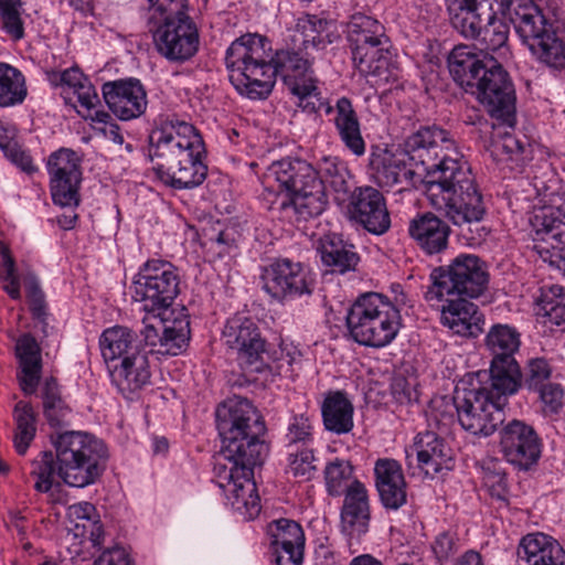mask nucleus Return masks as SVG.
<instances>
[{"label": "nucleus", "instance_id": "28", "mask_svg": "<svg viewBox=\"0 0 565 565\" xmlns=\"http://www.w3.org/2000/svg\"><path fill=\"white\" fill-rule=\"evenodd\" d=\"M440 322L455 334L466 338H477L483 331L484 317L473 302L458 298L445 300Z\"/></svg>", "mask_w": 565, "mask_h": 565}, {"label": "nucleus", "instance_id": "2", "mask_svg": "<svg viewBox=\"0 0 565 565\" xmlns=\"http://www.w3.org/2000/svg\"><path fill=\"white\" fill-rule=\"evenodd\" d=\"M222 449L214 465V479L227 504L243 520L260 513V498L253 469L262 465L267 446L260 440L266 427L258 411L243 397H234L217 411Z\"/></svg>", "mask_w": 565, "mask_h": 565}, {"label": "nucleus", "instance_id": "58", "mask_svg": "<svg viewBox=\"0 0 565 565\" xmlns=\"http://www.w3.org/2000/svg\"><path fill=\"white\" fill-rule=\"evenodd\" d=\"M458 548V537L450 531L439 533L431 544L433 553L439 564L447 562Z\"/></svg>", "mask_w": 565, "mask_h": 565}, {"label": "nucleus", "instance_id": "47", "mask_svg": "<svg viewBox=\"0 0 565 565\" xmlns=\"http://www.w3.org/2000/svg\"><path fill=\"white\" fill-rule=\"evenodd\" d=\"M56 456L50 451H41L31 461L30 476L35 479L34 489L40 493L49 492L57 475Z\"/></svg>", "mask_w": 565, "mask_h": 565}, {"label": "nucleus", "instance_id": "62", "mask_svg": "<svg viewBox=\"0 0 565 565\" xmlns=\"http://www.w3.org/2000/svg\"><path fill=\"white\" fill-rule=\"evenodd\" d=\"M88 541L92 546L96 550L97 557L94 561L93 565H106L104 556L106 555V550L104 548V544L106 541V532L104 529V524L100 520H96L93 522L92 529L89 531Z\"/></svg>", "mask_w": 565, "mask_h": 565}, {"label": "nucleus", "instance_id": "56", "mask_svg": "<svg viewBox=\"0 0 565 565\" xmlns=\"http://www.w3.org/2000/svg\"><path fill=\"white\" fill-rule=\"evenodd\" d=\"M375 486L380 488L392 482L405 480L402 466L398 461L391 458L377 459L374 466Z\"/></svg>", "mask_w": 565, "mask_h": 565}, {"label": "nucleus", "instance_id": "24", "mask_svg": "<svg viewBox=\"0 0 565 565\" xmlns=\"http://www.w3.org/2000/svg\"><path fill=\"white\" fill-rule=\"evenodd\" d=\"M41 353V347L32 334L24 333L18 338L14 347L17 380L24 395H33L38 391L43 370Z\"/></svg>", "mask_w": 565, "mask_h": 565}, {"label": "nucleus", "instance_id": "15", "mask_svg": "<svg viewBox=\"0 0 565 565\" xmlns=\"http://www.w3.org/2000/svg\"><path fill=\"white\" fill-rule=\"evenodd\" d=\"M469 92L491 117L511 125L515 113V92L509 74L498 60H490L488 70Z\"/></svg>", "mask_w": 565, "mask_h": 565}, {"label": "nucleus", "instance_id": "22", "mask_svg": "<svg viewBox=\"0 0 565 565\" xmlns=\"http://www.w3.org/2000/svg\"><path fill=\"white\" fill-rule=\"evenodd\" d=\"M412 450L416 454L418 468L429 477L454 468V452L446 440L433 430L418 433Z\"/></svg>", "mask_w": 565, "mask_h": 565}, {"label": "nucleus", "instance_id": "32", "mask_svg": "<svg viewBox=\"0 0 565 565\" xmlns=\"http://www.w3.org/2000/svg\"><path fill=\"white\" fill-rule=\"evenodd\" d=\"M371 167L380 186L392 188L402 183L415 185L424 180L419 178V171L412 167L403 151L396 154L385 152L375 156L371 160Z\"/></svg>", "mask_w": 565, "mask_h": 565}, {"label": "nucleus", "instance_id": "26", "mask_svg": "<svg viewBox=\"0 0 565 565\" xmlns=\"http://www.w3.org/2000/svg\"><path fill=\"white\" fill-rule=\"evenodd\" d=\"M340 516L341 530L351 539H359L369 531L371 519L369 494L362 482L353 480L344 495Z\"/></svg>", "mask_w": 565, "mask_h": 565}, {"label": "nucleus", "instance_id": "18", "mask_svg": "<svg viewBox=\"0 0 565 565\" xmlns=\"http://www.w3.org/2000/svg\"><path fill=\"white\" fill-rule=\"evenodd\" d=\"M500 451L508 462L529 469L541 456V441L532 426L514 419L500 431Z\"/></svg>", "mask_w": 565, "mask_h": 565}, {"label": "nucleus", "instance_id": "54", "mask_svg": "<svg viewBox=\"0 0 565 565\" xmlns=\"http://www.w3.org/2000/svg\"><path fill=\"white\" fill-rule=\"evenodd\" d=\"M22 4L0 7L1 29L14 42L24 36V24L21 18Z\"/></svg>", "mask_w": 565, "mask_h": 565}, {"label": "nucleus", "instance_id": "50", "mask_svg": "<svg viewBox=\"0 0 565 565\" xmlns=\"http://www.w3.org/2000/svg\"><path fill=\"white\" fill-rule=\"evenodd\" d=\"M540 308L551 323H565V288L553 285L542 290Z\"/></svg>", "mask_w": 565, "mask_h": 565}, {"label": "nucleus", "instance_id": "46", "mask_svg": "<svg viewBox=\"0 0 565 565\" xmlns=\"http://www.w3.org/2000/svg\"><path fill=\"white\" fill-rule=\"evenodd\" d=\"M138 352L141 350L132 330L124 326L108 328V360L120 361Z\"/></svg>", "mask_w": 565, "mask_h": 565}, {"label": "nucleus", "instance_id": "16", "mask_svg": "<svg viewBox=\"0 0 565 565\" xmlns=\"http://www.w3.org/2000/svg\"><path fill=\"white\" fill-rule=\"evenodd\" d=\"M82 160L72 149L60 148L46 160L52 200L61 206H76L79 202Z\"/></svg>", "mask_w": 565, "mask_h": 565}, {"label": "nucleus", "instance_id": "31", "mask_svg": "<svg viewBox=\"0 0 565 565\" xmlns=\"http://www.w3.org/2000/svg\"><path fill=\"white\" fill-rule=\"evenodd\" d=\"M498 0H445L450 24L465 38L479 34L484 15Z\"/></svg>", "mask_w": 565, "mask_h": 565}, {"label": "nucleus", "instance_id": "23", "mask_svg": "<svg viewBox=\"0 0 565 565\" xmlns=\"http://www.w3.org/2000/svg\"><path fill=\"white\" fill-rule=\"evenodd\" d=\"M147 93L137 78L108 82V109L121 120L140 117L147 109Z\"/></svg>", "mask_w": 565, "mask_h": 565}, {"label": "nucleus", "instance_id": "57", "mask_svg": "<svg viewBox=\"0 0 565 565\" xmlns=\"http://www.w3.org/2000/svg\"><path fill=\"white\" fill-rule=\"evenodd\" d=\"M380 500L386 509L397 510L406 503V481L392 482L376 488Z\"/></svg>", "mask_w": 565, "mask_h": 565}, {"label": "nucleus", "instance_id": "20", "mask_svg": "<svg viewBox=\"0 0 565 565\" xmlns=\"http://www.w3.org/2000/svg\"><path fill=\"white\" fill-rule=\"evenodd\" d=\"M321 181L317 170L306 160L299 158H284L273 162L266 173L265 183L273 186L277 183L279 192H286L288 198L308 186Z\"/></svg>", "mask_w": 565, "mask_h": 565}, {"label": "nucleus", "instance_id": "34", "mask_svg": "<svg viewBox=\"0 0 565 565\" xmlns=\"http://www.w3.org/2000/svg\"><path fill=\"white\" fill-rule=\"evenodd\" d=\"M339 38L331 21L315 14L298 18L294 35V44L306 52L324 50Z\"/></svg>", "mask_w": 565, "mask_h": 565}, {"label": "nucleus", "instance_id": "52", "mask_svg": "<svg viewBox=\"0 0 565 565\" xmlns=\"http://www.w3.org/2000/svg\"><path fill=\"white\" fill-rule=\"evenodd\" d=\"M312 423L308 416H294L287 427L285 440L287 447L300 445L301 447H310L313 440Z\"/></svg>", "mask_w": 565, "mask_h": 565}, {"label": "nucleus", "instance_id": "63", "mask_svg": "<svg viewBox=\"0 0 565 565\" xmlns=\"http://www.w3.org/2000/svg\"><path fill=\"white\" fill-rule=\"evenodd\" d=\"M392 395L399 404H408L417 399V392L405 377L397 376L391 384Z\"/></svg>", "mask_w": 565, "mask_h": 565}, {"label": "nucleus", "instance_id": "29", "mask_svg": "<svg viewBox=\"0 0 565 565\" xmlns=\"http://www.w3.org/2000/svg\"><path fill=\"white\" fill-rule=\"evenodd\" d=\"M111 383L122 396L130 398L150 382V366L146 353L138 352L126 356L111 369L108 366Z\"/></svg>", "mask_w": 565, "mask_h": 565}, {"label": "nucleus", "instance_id": "39", "mask_svg": "<svg viewBox=\"0 0 565 565\" xmlns=\"http://www.w3.org/2000/svg\"><path fill=\"white\" fill-rule=\"evenodd\" d=\"M531 224L548 245L553 233L565 231V191L553 194L548 205L535 211Z\"/></svg>", "mask_w": 565, "mask_h": 565}, {"label": "nucleus", "instance_id": "37", "mask_svg": "<svg viewBox=\"0 0 565 565\" xmlns=\"http://www.w3.org/2000/svg\"><path fill=\"white\" fill-rule=\"evenodd\" d=\"M318 253L322 264L332 273L344 274L355 270L360 260L355 247L334 234L326 235L320 239Z\"/></svg>", "mask_w": 565, "mask_h": 565}, {"label": "nucleus", "instance_id": "12", "mask_svg": "<svg viewBox=\"0 0 565 565\" xmlns=\"http://www.w3.org/2000/svg\"><path fill=\"white\" fill-rule=\"evenodd\" d=\"M520 344L518 330L503 323L493 324L484 338V347L492 356L490 379L507 392H518L521 385V371L514 358Z\"/></svg>", "mask_w": 565, "mask_h": 565}, {"label": "nucleus", "instance_id": "41", "mask_svg": "<svg viewBox=\"0 0 565 565\" xmlns=\"http://www.w3.org/2000/svg\"><path fill=\"white\" fill-rule=\"evenodd\" d=\"M390 44L384 25L376 19L363 13H355L348 24L349 46H361L370 42Z\"/></svg>", "mask_w": 565, "mask_h": 565}, {"label": "nucleus", "instance_id": "49", "mask_svg": "<svg viewBox=\"0 0 565 565\" xmlns=\"http://www.w3.org/2000/svg\"><path fill=\"white\" fill-rule=\"evenodd\" d=\"M43 413L51 426H57L68 413V408L61 397L56 379L49 377L45 380L42 393Z\"/></svg>", "mask_w": 565, "mask_h": 565}, {"label": "nucleus", "instance_id": "53", "mask_svg": "<svg viewBox=\"0 0 565 565\" xmlns=\"http://www.w3.org/2000/svg\"><path fill=\"white\" fill-rule=\"evenodd\" d=\"M288 472L300 480H309L316 472L313 450L300 447L289 452Z\"/></svg>", "mask_w": 565, "mask_h": 565}, {"label": "nucleus", "instance_id": "6", "mask_svg": "<svg viewBox=\"0 0 565 565\" xmlns=\"http://www.w3.org/2000/svg\"><path fill=\"white\" fill-rule=\"evenodd\" d=\"M500 10L540 61L557 68L565 66L564 43L532 0H501Z\"/></svg>", "mask_w": 565, "mask_h": 565}, {"label": "nucleus", "instance_id": "33", "mask_svg": "<svg viewBox=\"0 0 565 565\" xmlns=\"http://www.w3.org/2000/svg\"><path fill=\"white\" fill-rule=\"evenodd\" d=\"M332 111H334L333 124L335 130L344 147L356 157L363 156L366 146L352 102L348 97H341L337 100L334 107H327V114Z\"/></svg>", "mask_w": 565, "mask_h": 565}, {"label": "nucleus", "instance_id": "4", "mask_svg": "<svg viewBox=\"0 0 565 565\" xmlns=\"http://www.w3.org/2000/svg\"><path fill=\"white\" fill-rule=\"evenodd\" d=\"M149 157L156 177L173 189H192L206 178L204 141L198 129L183 120H170L150 134Z\"/></svg>", "mask_w": 565, "mask_h": 565}, {"label": "nucleus", "instance_id": "9", "mask_svg": "<svg viewBox=\"0 0 565 565\" xmlns=\"http://www.w3.org/2000/svg\"><path fill=\"white\" fill-rule=\"evenodd\" d=\"M515 393L495 386L491 379L489 385L457 391L454 403L461 427L473 435H491L504 420L508 396Z\"/></svg>", "mask_w": 565, "mask_h": 565}, {"label": "nucleus", "instance_id": "1", "mask_svg": "<svg viewBox=\"0 0 565 565\" xmlns=\"http://www.w3.org/2000/svg\"><path fill=\"white\" fill-rule=\"evenodd\" d=\"M268 45L265 36L252 33L232 42L225 53L232 85L242 96L262 100L270 95L279 75L297 98V106L308 114L316 113L322 106V98L313 76V54L296 47L280 50L270 57Z\"/></svg>", "mask_w": 565, "mask_h": 565}, {"label": "nucleus", "instance_id": "19", "mask_svg": "<svg viewBox=\"0 0 565 565\" xmlns=\"http://www.w3.org/2000/svg\"><path fill=\"white\" fill-rule=\"evenodd\" d=\"M390 44H377L373 41L359 46H351L352 60L358 71L372 77L376 86H384L398 81L401 71L391 61Z\"/></svg>", "mask_w": 565, "mask_h": 565}, {"label": "nucleus", "instance_id": "35", "mask_svg": "<svg viewBox=\"0 0 565 565\" xmlns=\"http://www.w3.org/2000/svg\"><path fill=\"white\" fill-rule=\"evenodd\" d=\"M327 196L322 181L288 198H281L279 209L285 217L306 221L320 215L327 206Z\"/></svg>", "mask_w": 565, "mask_h": 565}, {"label": "nucleus", "instance_id": "44", "mask_svg": "<svg viewBox=\"0 0 565 565\" xmlns=\"http://www.w3.org/2000/svg\"><path fill=\"white\" fill-rule=\"evenodd\" d=\"M270 547L288 546L305 548V533L299 523L289 519H279L267 525Z\"/></svg>", "mask_w": 565, "mask_h": 565}, {"label": "nucleus", "instance_id": "11", "mask_svg": "<svg viewBox=\"0 0 565 565\" xmlns=\"http://www.w3.org/2000/svg\"><path fill=\"white\" fill-rule=\"evenodd\" d=\"M222 339L226 348L236 354L238 364L245 371L262 373L266 370H282V364L271 365L278 359L270 353L266 340L252 318L236 315L227 319Z\"/></svg>", "mask_w": 565, "mask_h": 565}, {"label": "nucleus", "instance_id": "48", "mask_svg": "<svg viewBox=\"0 0 565 565\" xmlns=\"http://www.w3.org/2000/svg\"><path fill=\"white\" fill-rule=\"evenodd\" d=\"M353 467L343 459H335L324 468L326 488L330 495L339 497L345 494L353 483Z\"/></svg>", "mask_w": 565, "mask_h": 565}, {"label": "nucleus", "instance_id": "42", "mask_svg": "<svg viewBox=\"0 0 565 565\" xmlns=\"http://www.w3.org/2000/svg\"><path fill=\"white\" fill-rule=\"evenodd\" d=\"M28 96L25 77L17 67L0 62V107L21 105Z\"/></svg>", "mask_w": 565, "mask_h": 565}, {"label": "nucleus", "instance_id": "10", "mask_svg": "<svg viewBox=\"0 0 565 565\" xmlns=\"http://www.w3.org/2000/svg\"><path fill=\"white\" fill-rule=\"evenodd\" d=\"M57 476L70 487L83 488L102 475L95 439L81 431H66L55 441Z\"/></svg>", "mask_w": 565, "mask_h": 565}, {"label": "nucleus", "instance_id": "21", "mask_svg": "<svg viewBox=\"0 0 565 565\" xmlns=\"http://www.w3.org/2000/svg\"><path fill=\"white\" fill-rule=\"evenodd\" d=\"M349 213L372 234H384L391 226L390 214L383 195L374 188H360L351 196Z\"/></svg>", "mask_w": 565, "mask_h": 565}, {"label": "nucleus", "instance_id": "14", "mask_svg": "<svg viewBox=\"0 0 565 565\" xmlns=\"http://www.w3.org/2000/svg\"><path fill=\"white\" fill-rule=\"evenodd\" d=\"M178 269L167 260L150 259L134 280L135 298L145 302L146 311L170 307L179 294Z\"/></svg>", "mask_w": 565, "mask_h": 565}, {"label": "nucleus", "instance_id": "8", "mask_svg": "<svg viewBox=\"0 0 565 565\" xmlns=\"http://www.w3.org/2000/svg\"><path fill=\"white\" fill-rule=\"evenodd\" d=\"M150 8L164 15V23L154 35L158 52L172 62L193 57L200 44L199 31L186 14L188 0H147Z\"/></svg>", "mask_w": 565, "mask_h": 565}, {"label": "nucleus", "instance_id": "38", "mask_svg": "<svg viewBox=\"0 0 565 565\" xmlns=\"http://www.w3.org/2000/svg\"><path fill=\"white\" fill-rule=\"evenodd\" d=\"M353 405L341 391L329 392L321 406L323 425L327 430L338 435L353 428Z\"/></svg>", "mask_w": 565, "mask_h": 565}, {"label": "nucleus", "instance_id": "40", "mask_svg": "<svg viewBox=\"0 0 565 565\" xmlns=\"http://www.w3.org/2000/svg\"><path fill=\"white\" fill-rule=\"evenodd\" d=\"M13 447L18 455L24 456L35 438L38 415L31 403L19 401L13 408Z\"/></svg>", "mask_w": 565, "mask_h": 565}, {"label": "nucleus", "instance_id": "13", "mask_svg": "<svg viewBox=\"0 0 565 565\" xmlns=\"http://www.w3.org/2000/svg\"><path fill=\"white\" fill-rule=\"evenodd\" d=\"M45 77L53 87L61 88L65 104L74 107L83 118L100 126L96 129L106 131V111L98 109L99 96L89 78L77 66L63 71L46 70Z\"/></svg>", "mask_w": 565, "mask_h": 565}, {"label": "nucleus", "instance_id": "60", "mask_svg": "<svg viewBox=\"0 0 565 565\" xmlns=\"http://www.w3.org/2000/svg\"><path fill=\"white\" fill-rule=\"evenodd\" d=\"M535 391L540 394L545 414H556L563 407L564 391L559 384L546 383Z\"/></svg>", "mask_w": 565, "mask_h": 565}, {"label": "nucleus", "instance_id": "61", "mask_svg": "<svg viewBox=\"0 0 565 565\" xmlns=\"http://www.w3.org/2000/svg\"><path fill=\"white\" fill-rule=\"evenodd\" d=\"M3 156L21 172L28 175H33L39 171V167L35 164L32 156L20 142L4 152Z\"/></svg>", "mask_w": 565, "mask_h": 565}, {"label": "nucleus", "instance_id": "64", "mask_svg": "<svg viewBox=\"0 0 565 565\" xmlns=\"http://www.w3.org/2000/svg\"><path fill=\"white\" fill-rule=\"evenodd\" d=\"M276 565H301L303 548L288 546L270 547Z\"/></svg>", "mask_w": 565, "mask_h": 565}, {"label": "nucleus", "instance_id": "5", "mask_svg": "<svg viewBox=\"0 0 565 565\" xmlns=\"http://www.w3.org/2000/svg\"><path fill=\"white\" fill-rule=\"evenodd\" d=\"M345 320L350 337L356 343L371 348L388 345L402 326L398 306L376 292L359 297Z\"/></svg>", "mask_w": 565, "mask_h": 565}, {"label": "nucleus", "instance_id": "17", "mask_svg": "<svg viewBox=\"0 0 565 565\" xmlns=\"http://www.w3.org/2000/svg\"><path fill=\"white\" fill-rule=\"evenodd\" d=\"M262 280L264 290L278 300L310 295L315 285L312 274L307 268L287 258L277 259L265 267Z\"/></svg>", "mask_w": 565, "mask_h": 565}, {"label": "nucleus", "instance_id": "7", "mask_svg": "<svg viewBox=\"0 0 565 565\" xmlns=\"http://www.w3.org/2000/svg\"><path fill=\"white\" fill-rule=\"evenodd\" d=\"M430 285L425 291V299L431 305H439L451 296L477 298L483 294L489 282L486 263L473 254H459L448 266L431 270Z\"/></svg>", "mask_w": 565, "mask_h": 565}, {"label": "nucleus", "instance_id": "3", "mask_svg": "<svg viewBox=\"0 0 565 565\" xmlns=\"http://www.w3.org/2000/svg\"><path fill=\"white\" fill-rule=\"evenodd\" d=\"M403 150L424 179L429 204L456 226L478 223L486 214L482 194L468 162L451 139L450 147Z\"/></svg>", "mask_w": 565, "mask_h": 565}, {"label": "nucleus", "instance_id": "27", "mask_svg": "<svg viewBox=\"0 0 565 565\" xmlns=\"http://www.w3.org/2000/svg\"><path fill=\"white\" fill-rule=\"evenodd\" d=\"M408 234L425 254L436 255L447 248L450 227L433 212H425L411 220Z\"/></svg>", "mask_w": 565, "mask_h": 565}, {"label": "nucleus", "instance_id": "51", "mask_svg": "<svg viewBox=\"0 0 565 565\" xmlns=\"http://www.w3.org/2000/svg\"><path fill=\"white\" fill-rule=\"evenodd\" d=\"M443 145H445L444 147L451 146V138L446 130L436 126L423 127L405 139L403 150L440 147Z\"/></svg>", "mask_w": 565, "mask_h": 565}, {"label": "nucleus", "instance_id": "59", "mask_svg": "<svg viewBox=\"0 0 565 565\" xmlns=\"http://www.w3.org/2000/svg\"><path fill=\"white\" fill-rule=\"evenodd\" d=\"M552 374L550 363L544 358H534L527 362L526 384L530 388L536 390L546 383Z\"/></svg>", "mask_w": 565, "mask_h": 565}, {"label": "nucleus", "instance_id": "30", "mask_svg": "<svg viewBox=\"0 0 565 565\" xmlns=\"http://www.w3.org/2000/svg\"><path fill=\"white\" fill-rule=\"evenodd\" d=\"M518 558L526 565H565V551L551 535L535 532L523 536L518 546Z\"/></svg>", "mask_w": 565, "mask_h": 565}, {"label": "nucleus", "instance_id": "25", "mask_svg": "<svg viewBox=\"0 0 565 565\" xmlns=\"http://www.w3.org/2000/svg\"><path fill=\"white\" fill-rule=\"evenodd\" d=\"M490 60L495 58L489 53H477L473 46L460 44L448 56L449 73L460 87L469 92L488 70Z\"/></svg>", "mask_w": 565, "mask_h": 565}, {"label": "nucleus", "instance_id": "45", "mask_svg": "<svg viewBox=\"0 0 565 565\" xmlns=\"http://www.w3.org/2000/svg\"><path fill=\"white\" fill-rule=\"evenodd\" d=\"M317 172L324 188L327 184L338 194H347L350 191V172L338 158H323Z\"/></svg>", "mask_w": 565, "mask_h": 565}, {"label": "nucleus", "instance_id": "43", "mask_svg": "<svg viewBox=\"0 0 565 565\" xmlns=\"http://www.w3.org/2000/svg\"><path fill=\"white\" fill-rule=\"evenodd\" d=\"M509 38V25L491 11L484 15V22H481L479 34L471 40H479L488 52H500V55L507 51Z\"/></svg>", "mask_w": 565, "mask_h": 565}, {"label": "nucleus", "instance_id": "36", "mask_svg": "<svg viewBox=\"0 0 565 565\" xmlns=\"http://www.w3.org/2000/svg\"><path fill=\"white\" fill-rule=\"evenodd\" d=\"M156 311H158V316L162 320V338L166 341L164 351L167 355L175 356L186 348L190 340L188 310L184 307H166Z\"/></svg>", "mask_w": 565, "mask_h": 565}, {"label": "nucleus", "instance_id": "55", "mask_svg": "<svg viewBox=\"0 0 565 565\" xmlns=\"http://www.w3.org/2000/svg\"><path fill=\"white\" fill-rule=\"evenodd\" d=\"M143 328L141 334L147 345L154 348V351L159 354H167L164 349L162 320H160L158 313L154 311H148L147 316L142 319Z\"/></svg>", "mask_w": 565, "mask_h": 565}]
</instances>
